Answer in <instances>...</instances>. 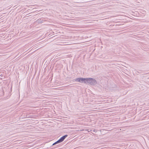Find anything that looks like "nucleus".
Returning <instances> with one entry per match:
<instances>
[{"label": "nucleus", "instance_id": "obj_1", "mask_svg": "<svg viewBox=\"0 0 149 149\" xmlns=\"http://www.w3.org/2000/svg\"><path fill=\"white\" fill-rule=\"evenodd\" d=\"M75 81L81 83H84L86 84L88 83L91 86H94L97 84V82L95 79L91 78H76Z\"/></svg>", "mask_w": 149, "mask_h": 149}, {"label": "nucleus", "instance_id": "obj_2", "mask_svg": "<svg viewBox=\"0 0 149 149\" xmlns=\"http://www.w3.org/2000/svg\"><path fill=\"white\" fill-rule=\"evenodd\" d=\"M68 136V135L67 134H65L64 136H62L59 139L58 141H56V144L58 143H60L62 142H63L65 139Z\"/></svg>", "mask_w": 149, "mask_h": 149}, {"label": "nucleus", "instance_id": "obj_3", "mask_svg": "<svg viewBox=\"0 0 149 149\" xmlns=\"http://www.w3.org/2000/svg\"><path fill=\"white\" fill-rule=\"evenodd\" d=\"M45 20L43 18H40L38 19L36 21L39 24L45 21Z\"/></svg>", "mask_w": 149, "mask_h": 149}, {"label": "nucleus", "instance_id": "obj_4", "mask_svg": "<svg viewBox=\"0 0 149 149\" xmlns=\"http://www.w3.org/2000/svg\"><path fill=\"white\" fill-rule=\"evenodd\" d=\"M88 130V132H91V131H92V130H90V129H88L87 130Z\"/></svg>", "mask_w": 149, "mask_h": 149}, {"label": "nucleus", "instance_id": "obj_5", "mask_svg": "<svg viewBox=\"0 0 149 149\" xmlns=\"http://www.w3.org/2000/svg\"><path fill=\"white\" fill-rule=\"evenodd\" d=\"M93 132H96L97 131L96 130H95V129H94L93 130H92Z\"/></svg>", "mask_w": 149, "mask_h": 149}, {"label": "nucleus", "instance_id": "obj_6", "mask_svg": "<svg viewBox=\"0 0 149 149\" xmlns=\"http://www.w3.org/2000/svg\"><path fill=\"white\" fill-rule=\"evenodd\" d=\"M56 144V142H55V143H53L52 145V146H54V145H55Z\"/></svg>", "mask_w": 149, "mask_h": 149}]
</instances>
